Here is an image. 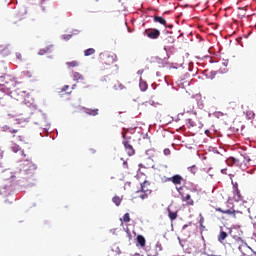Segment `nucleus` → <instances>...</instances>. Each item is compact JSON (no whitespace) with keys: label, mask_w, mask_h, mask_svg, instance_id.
I'll list each match as a JSON object with an SVG mask.
<instances>
[{"label":"nucleus","mask_w":256,"mask_h":256,"mask_svg":"<svg viewBox=\"0 0 256 256\" xmlns=\"http://www.w3.org/2000/svg\"><path fill=\"white\" fill-rule=\"evenodd\" d=\"M128 133H129V129L123 128L122 145L124 146V149L127 155H129V157H133V155H135V148H133V143H135V140L133 139V137L127 136Z\"/></svg>","instance_id":"1"},{"label":"nucleus","mask_w":256,"mask_h":256,"mask_svg":"<svg viewBox=\"0 0 256 256\" xmlns=\"http://www.w3.org/2000/svg\"><path fill=\"white\" fill-rule=\"evenodd\" d=\"M20 167L21 173L26 175L25 179H31L35 177V173L37 172V165L32 163L29 159H25L24 157Z\"/></svg>","instance_id":"2"},{"label":"nucleus","mask_w":256,"mask_h":256,"mask_svg":"<svg viewBox=\"0 0 256 256\" xmlns=\"http://www.w3.org/2000/svg\"><path fill=\"white\" fill-rule=\"evenodd\" d=\"M2 130L6 133H10V139L12 143H23V141H25V134L19 129H15L6 125L2 127Z\"/></svg>","instance_id":"3"},{"label":"nucleus","mask_w":256,"mask_h":256,"mask_svg":"<svg viewBox=\"0 0 256 256\" xmlns=\"http://www.w3.org/2000/svg\"><path fill=\"white\" fill-rule=\"evenodd\" d=\"M17 87V81L11 75H4L0 77V89L4 93H9L10 90Z\"/></svg>","instance_id":"4"},{"label":"nucleus","mask_w":256,"mask_h":256,"mask_svg":"<svg viewBox=\"0 0 256 256\" xmlns=\"http://www.w3.org/2000/svg\"><path fill=\"white\" fill-rule=\"evenodd\" d=\"M179 192V195L181 196V200L186 203V205H188L189 207L195 205V202L191 199V195L190 194H186L183 192V187H180L177 189Z\"/></svg>","instance_id":"5"},{"label":"nucleus","mask_w":256,"mask_h":256,"mask_svg":"<svg viewBox=\"0 0 256 256\" xmlns=\"http://www.w3.org/2000/svg\"><path fill=\"white\" fill-rule=\"evenodd\" d=\"M41 7L44 13H52V11L55 9V5H53V2L49 0H43L41 3Z\"/></svg>","instance_id":"6"},{"label":"nucleus","mask_w":256,"mask_h":256,"mask_svg":"<svg viewBox=\"0 0 256 256\" xmlns=\"http://www.w3.org/2000/svg\"><path fill=\"white\" fill-rule=\"evenodd\" d=\"M238 243V249L240 251V253H242V255H247V253H249V251H253V249H251V247H249V245H247V243L243 242V240L239 239L237 240Z\"/></svg>","instance_id":"7"},{"label":"nucleus","mask_w":256,"mask_h":256,"mask_svg":"<svg viewBox=\"0 0 256 256\" xmlns=\"http://www.w3.org/2000/svg\"><path fill=\"white\" fill-rule=\"evenodd\" d=\"M144 35H147L149 39H159L161 31H159L158 29L145 30Z\"/></svg>","instance_id":"8"},{"label":"nucleus","mask_w":256,"mask_h":256,"mask_svg":"<svg viewBox=\"0 0 256 256\" xmlns=\"http://www.w3.org/2000/svg\"><path fill=\"white\" fill-rule=\"evenodd\" d=\"M10 149L13 151V153H19L20 151L22 157H26L25 152L21 150V146H19L17 143L11 142Z\"/></svg>","instance_id":"9"},{"label":"nucleus","mask_w":256,"mask_h":256,"mask_svg":"<svg viewBox=\"0 0 256 256\" xmlns=\"http://www.w3.org/2000/svg\"><path fill=\"white\" fill-rule=\"evenodd\" d=\"M168 181H171L174 185H181L183 182V177L179 174H176L168 179Z\"/></svg>","instance_id":"10"},{"label":"nucleus","mask_w":256,"mask_h":256,"mask_svg":"<svg viewBox=\"0 0 256 256\" xmlns=\"http://www.w3.org/2000/svg\"><path fill=\"white\" fill-rule=\"evenodd\" d=\"M147 185H149L148 181L141 183V189L137 193H147L151 195V190L147 188Z\"/></svg>","instance_id":"11"},{"label":"nucleus","mask_w":256,"mask_h":256,"mask_svg":"<svg viewBox=\"0 0 256 256\" xmlns=\"http://www.w3.org/2000/svg\"><path fill=\"white\" fill-rule=\"evenodd\" d=\"M73 89H75V87L73 86L72 88L69 85H65L60 93L61 95H71V93H73Z\"/></svg>","instance_id":"12"},{"label":"nucleus","mask_w":256,"mask_h":256,"mask_svg":"<svg viewBox=\"0 0 256 256\" xmlns=\"http://www.w3.org/2000/svg\"><path fill=\"white\" fill-rule=\"evenodd\" d=\"M184 111L186 113H193L195 111V104L193 102H188L184 106Z\"/></svg>","instance_id":"13"},{"label":"nucleus","mask_w":256,"mask_h":256,"mask_svg":"<svg viewBox=\"0 0 256 256\" xmlns=\"http://www.w3.org/2000/svg\"><path fill=\"white\" fill-rule=\"evenodd\" d=\"M216 211H218L219 213H223L224 215H233V217H235V210L233 209H221V208H215Z\"/></svg>","instance_id":"14"},{"label":"nucleus","mask_w":256,"mask_h":256,"mask_svg":"<svg viewBox=\"0 0 256 256\" xmlns=\"http://www.w3.org/2000/svg\"><path fill=\"white\" fill-rule=\"evenodd\" d=\"M234 200L239 203V201H243V195H241V191H239V188H235L234 190Z\"/></svg>","instance_id":"15"},{"label":"nucleus","mask_w":256,"mask_h":256,"mask_svg":"<svg viewBox=\"0 0 256 256\" xmlns=\"http://www.w3.org/2000/svg\"><path fill=\"white\" fill-rule=\"evenodd\" d=\"M154 23H160V25H164V27H167V20H165V18L161 16H155Z\"/></svg>","instance_id":"16"},{"label":"nucleus","mask_w":256,"mask_h":256,"mask_svg":"<svg viewBox=\"0 0 256 256\" xmlns=\"http://www.w3.org/2000/svg\"><path fill=\"white\" fill-rule=\"evenodd\" d=\"M167 211H168V217H169L170 221H175V219H177V217H178L177 211H175V212L171 211V207H168Z\"/></svg>","instance_id":"17"},{"label":"nucleus","mask_w":256,"mask_h":256,"mask_svg":"<svg viewBox=\"0 0 256 256\" xmlns=\"http://www.w3.org/2000/svg\"><path fill=\"white\" fill-rule=\"evenodd\" d=\"M227 163L229 165H241V159L230 157L228 158Z\"/></svg>","instance_id":"18"},{"label":"nucleus","mask_w":256,"mask_h":256,"mask_svg":"<svg viewBox=\"0 0 256 256\" xmlns=\"http://www.w3.org/2000/svg\"><path fill=\"white\" fill-rule=\"evenodd\" d=\"M85 113L87 115H92V117H95V116L99 115V109H89V108H86L85 109Z\"/></svg>","instance_id":"19"},{"label":"nucleus","mask_w":256,"mask_h":256,"mask_svg":"<svg viewBox=\"0 0 256 256\" xmlns=\"http://www.w3.org/2000/svg\"><path fill=\"white\" fill-rule=\"evenodd\" d=\"M137 243L141 247H145V243H147V241L145 240V237L143 235H138L137 236Z\"/></svg>","instance_id":"20"},{"label":"nucleus","mask_w":256,"mask_h":256,"mask_svg":"<svg viewBox=\"0 0 256 256\" xmlns=\"http://www.w3.org/2000/svg\"><path fill=\"white\" fill-rule=\"evenodd\" d=\"M53 46H48L46 48L40 49L38 55H45L46 53H51Z\"/></svg>","instance_id":"21"},{"label":"nucleus","mask_w":256,"mask_h":256,"mask_svg":"<svg viewBox=\"0 0 256 256\" xmlns=\"http://www.w3.org/2000/svg\"><path fill=\"white\" fill-rule=\"evenodd\" d=\"M226 237H228L227 232L221 231L219 236H218L219 243H222V241H225Z\"/></svg>","instance_id":"22"},{"label":"nucleus","mask_w":256,"mask_h":256,"mask_svg":"<svg viewBox=\"0 0 256 256\" xmlns=\"http://www.w3.org/2000/svg\"><path fill=\"white\" fill-rule=\"evenodd\" d=\"M91 55H95V50L93 48H88L84 50L85 57H91Z\"/></svg>","instance_id":"23"},{"label":"nucleus","mask_w":256,"mask_h":256,"mask_svg":"<svg viewBox=\"0 0 256 256\" xmlns=\"http://www.w3.org/2000/svg\"><path fill=\"white\" fill-rule=\"evenodd\" d=\"M238 159H240V163H244V165H247V163L251 161V158L245 155H241Z\"/></svg>","instance_id":"24"},{"label":"nucleus","mask_w":256,"mask_h":256,"mask_svg":"<svg viewBox=\"0 0 256 256\" xmlns=\"http://www.w3.org/2000/svg\"><path fill=\"white\" fill-rule=\"evenodd\" d=\"M140 89L141 91H147L148 89V85H147V82L143 81V79L140 78Z\"/></svg>","instance_id":"25"},{"label":"nucleus","mask_w":256,"mask_h":256,"mask_svg":"<svg viewBox=\"0 0 256 256\" xmlns=\"http://www.w3.org/2000/svg\"><path fill=\"white\" fill-rule=\"evenodd\" d=\"M112 201L114 204H116V207H119V205H121V201H123V199L119 196H114L112 198Z\"/></svg>","instance_id":"26"},{"label":"nucleus","mask_w":256,"mask_h":256,"mask_svg":"<svg viewBox=\"0 0 256 256\" xmlns=\"http://www.w3.org/2000/svg\"><path fill=\"white\" fill-rule=\"evenodd\" d=\"M3 189H4V191L0 190L2 194H4V195L11 194V185H9V186L6 185Z\"/></svg>","instance_id":"27"},{"label":"nucleus","mask_w":256,"mask_h":256,"mask_svg":"<svg viewBox=\"0 0 256 256\" xmlns=\"http://www.w3.org/2000/svg\"><path fill=\"white\" fill-rule=\"evenodd\" d=\"M73 77H74V81H83V75H81L79 72H74L73 74Z\"/></svg>","instance_id":"28"},{"label":"nucleus","mask_w":256,"mask_h":256,"mask_svg":"<svg viewBox=\"0 0 256 256\" xmlns=\"http://www.w3.org/2000/svg\"><path fill=\"white\" fill-rule=\"evenodd\" d=\"M123 221L124 223H129V221H131V216L129 215V213L124 214Z\"/></svg>","instance_id":"29"},{"label":"nucleus","mask_w":256,"mask_h":256,"mask_svg":"<svg viewBox=\"0 0 256 256\" xmlns=\"http://www.w3.org/2000/svg\"><path fill=\"white\" fill-rule=\"evenodd\" d=\"M141 194L139 195V198L142 200H145L149 197L150 194H147L145 192H140Z\"/></svg>","instance_id":"30"},{"label":"nucleus","mask_w":256,"mask_h":256,"mask_svg":"<svg viewBox=\"0 0 256 256\" xmlns=\"http://www.w3.org/2000/svg\"><path fill=\"white\" fill-rule=\"evenodd\" d=\"M188 127H195V122L191 119L186 120Z\"/></svg>","instance_id":"31"},{"label":"nucleus","mask_w":256,"mask_h":256,"mask_svg":"<svg viewBox=\"0 0 256 256\" xmlns=\"http://www.w3.org/2000/svg\"><path fill=\"white\" fill-rule=\"evenodd\" d=\"M16 59H18V61H23V55L21 53L17 52Z\"/></svg>","instance_id":"32"},{"label":"nucleus","mask_w":256,"mask_h":256,"mask_svg":"<svg viewBox=\"0 0 256 256\" xmlns=\"http://www.w3.org/2000/svg\"><path fill=\"white\" fill-rule=\"evenodd\" d=\"M164 155H171V150L169 148L164 149Z\"/></svg>","instance_id":"33"},{"label":"nucleus","mask_w":256,"mask_h":256,"mask_svg":"<svg viewBox=\"0 0 256 256\" xmlns=\"http://www.w3.org/2000/svg\"><path fill=\"white\" fill-rule=\"evenodd\" d=\"M66 65H77V61L67 62Z\"/></svg>","instance_id":"34"},{"label":"nucleus","mask_w":256,"mask_h":256,"mask_svg":"<svg viewBox=\"0 0 256 256\" xmlns=\"http://www.w3.org/2000/svg\"><path fill=\"white\" fill-rule=\"evenodd\" d=\"M200 227H201V228H200L201 231H205L206 228H205V225H203V222L200 223Z\"/></svg>","instance_id":"35"},{"label":"nucleus","mask_w":256,"mask_h":256,"mask_svg":"<svg viewBox=\"0 0 256 256\" xmlns=\"http://www.w3.org/2000/svg\"><path fill=\"white\" fill-rule=\"evenodd\" d=\"M197 168L195 167V166H192V167H190V171L192 172V173H194L195 174V170H196Z\"/></svg>","instance_id":"36"},{"label":"nucleus","mask_w":256,"mask_h":256,"mask_svg":"<svg viewBox=\"0 0 256 256\" xmlns=\"http://www.w3.org/2000/svg\"><path fill=\"white\" fill-rule=\"evenodd\" d=\"M221 173H222L223 175H227V168L222 169V170H221Z\"/></svg>","instance_id":"37"},{"label":"nucleus","mask_w":256,"mask_h":256,"mask_svg":"<svg viewBox=\"0 0 256 256\" xmlns=\"http://www.w3.org/2000/svg\"><path fill=\"white\" fill-rule=\"evenodd\" d=\"M188 71H193V66L189 65L188 66Z\"/></svg>","instance_id":"38"},{"label":"nucleus","mask_w":256,"mask_h":256,"mask_svg":"<svg viewBox=\"0 0 256 256\" xmlns=\"http://www.w3.org/2000/svg\"><path fill=\"white\" fill-rule=\"evenodd\" d=\"M0 169H3V162L0 161Z\"/></svg>","instance_id":"39"},{"label":"nucleus","mask_w":256,"mask_h":256,"mask_svg":"<svg viewBox=\"0 0 256 256\" xmlns=\"http://www.w3.org/2000/svg\"><path fill=\"white\" fill-rule=\"evenodd\" d=\"M206 59H208V60H209V63H211V58H210V57H206Z\"/></svg>","instance_id":"40"},{"label":"nucleus","mask_w":256,"mask_h":256,"mask_svg":"<svg viewBox=\"0 0 256 256\" xmlns=\"http://www.w3.org/2000/svg\"><path fill=\"white\" fill-rule=\"evenodd\" d=\"M148 256H157V253H155L154 255L148 254Z\"/></svg>","instance_id":"41"},{"label":"nucleus","mask_w":256,"mask_h":256,"mask_svg":"<svg viewBox=\"0 0 256 256\" xmlns=\"http://www.w3.org/2000/svg\"><path fill=\"white\" fill-rule=\"evenodd\" d=\"M171 69H177V67H175V66H172V67H171Z\"/></svg>","instance_id":"42"},{"label":"nucleus","mask_w":256,"mask_h":256,"mask_svg":"<svg viewBox=\"0 0 256 256\" xmlns=\"http://www.w3.org/2000/svg\"><path fill=\"white\" fill-rule=\"evenodd\" d=\"M123 165L127 167V162H124Z\"/></svg>","instance_id":"43"},{"label":"nucleus","mask_w":256,"mask_h":256,"mask_svg":"<svg viewBox=\"0 0 256 256\" xmlns=\"http://www.w3.org/2000/svg\"><path fill=\"white\" fill-rule=\"evenodd\" d=\"M120 89H123V85H120Z\"/></svg>","instance_id":"44"},{"label":"nucleus","mask_w":256,"mask_h":256,"mask_svg":"<svg viewBox=\"0 0 256 256\" xmlns=\"http://www.w3.org/2000/svg\"><path fill=\"white\" fill-rule=\"evenodd\" d=\"M242 17H245V14H242Z\"/></svg>","instance_id":"45"},{"label":"nucleus","mask_w":256,"mask_h":256,"mask_svg":"<svg viewBox=\"0 0 256 256\" xmlns=\"http://www.w3.org/2000/svg\"><path fill=\"white\" fill-rule=\"evenodd\" d=\"M254 254L256 255V252H254Z\"/></svg>","instance_id":"46"}]
</instances>
